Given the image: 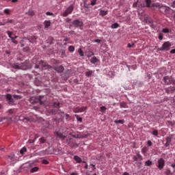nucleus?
<instances>
[{
  "label": "nucleus",
  "mask_w": 175,
  "mask_h": 175,
  "mask_svg": "<svg viewBox=\"0 0 175 175\" xmlns=\"http://www.w3.org/2000/svg\"><path fill=\"white\" fill-rule=\"evenodd\" d=\"M155 8H159V11L163 14H169L170 13V8L167 6L161 5L159 3H152V9H155Z\"/></svg>",
  "instance_id": "nucleus-1"
},
{
  "label": "nucleus",
  "mask_w": 175,
  "mask_h": 175,
  "mask_svg": "<svg viewBox=\"0 0 175 175\" xmlns=\"http://www.w3.org/2000/svg\"><path fill=\"white\" fill-rule=\"evenodd\" d=\"M14 69H23V70H27L29 68H31V64H29V61L27 60L24 63H21V64H14L13 66Z\"/></svg>",
  "instance_id": "nucleus-2"
},
{
  "label": "nucleus",
  "mask_w": 175,
  "mask_h": 175,
  "mask_svg": "<svg viewBox=\"0 0 175 175\" xmlns=\"http://www.w3.org/2000/svg\"><path fill=\"white\" fill-rule=\"evenodd\" d=\"M170 47H172V44L170 43V42L167 41L163 44L161 47L158 48V51H169V50H170Z\"/></svg>",
  "instance_id": "nucleus-3"
},
{
  "label": "nucleus",
  "mask_w": 175,
  "mask_h": 175,
  "mask_svg": "<svg viewBox=\"0 0 175 175\" xmlns=\"http://www.w3.org/2000/svg\"><path fill=\"white\" fill-rule=\"evenodd\" d=\"M42 66V68H46V69H51L53 68L51 66L47 64V63L44 62V61L41 60L38 64H36L34 66L36 69H39Z\"/></svg>",
  "instance_id": "nucleus-4"
},
{
  "label": "nucleus",
  "mask_w": 175,
  "mask_h": 175,
  "mask_svg": "<svg viewBox=\"0 0 175 175\" xmlns=\"http://www.w3.org/2000/svg\"><path fill=\"white\" fill-rule=\"evenodd\" d=\"M73 5L68 6V8L63 13V17H68V16H69V14H70L72 12H73Z\"/></svg>",
  "instance_id": "nucleus-5"
},
{
  "label": "nucleus",
  "mask_w": 175,
  "mask_h": 175,
  "mask_svg": "<svg viewBox=\"0 0 175 175\" xmlns=\"http://www.w3.org/2000/svg\"><path fill=\"white\" fill-rule=\"evenodd\" d=\"M157 166L158 169H159V170H162V169L165 167V159H163V158H161L160 159H159L157 161Z\"/></svg>",
  "instance_id": "nucleus-6"
},
{
  "label": "nucleus",
  "mask_w": 175,
  "mask_h": 175,
  "mask_svg": "<svg viewBox=\"0 0 175 175\" xmlns=\"http://www.w3.org/2000/svg\"><path fill=\"white\" fill-rule=\"evenodd\" d=\"M36 36H31L29 38H24L23 42H26V43H36Z\"/></svg>",
  "instance_id": "nucleus-7"
},
{
  "label": "nucleus",
  "mask_w": 175,
  "mask_h": 175,
  "mask_svg": "<svg viewBox=\"0 0 175 175\" xmlns=\"http://www.w3.org/2000/svg\"><path fill=\"white\" fill-rule=\"evenodd\" d=\"M172 77L165 76L163 77V81L165 84H167V85H170V84H172Z\"/></svg>",
  "instance_id": "nucleus-8"
},
{
  "label": "nucleus",
  "mask_w": 175,
  "mask_h": 175,
  "mask_svg": "<svg viewBox=\"0 0 175 175\" xmlns=\"http://www.w3.org/2000/svg\"><path fill=\"white\" fill-rule=\"evenodd\" d=\"M72 25H75V27H78L79 28H81L83 27V21H80L79 19L75 20L72 22Z\"/></svg>",
  "instance_id": "nucleus-9"
},
{
  "label": "nucleus",
  "mask_w": 175,
  "mask_h": 175,
  "mask_svg": "<svg viewBox=\"0 0 175 175\" xmlns=\"http://www.w3.org/2000/svg\"><path fill=\"white\" fill-rule=\"evenodd\" d=\"M53 69L55 70V72H57V73H62V72L65 70V68L61 65L53 67Z\"/></svg>",
  "instance_id": "nucleus-10"
},
{
  "label": "nucleus",
  "mask_w": 175,
  "mask_h": 175,
  "mask_svg": "<svg viewBox=\"0 0 175 175\" xmlns=\"http://www.w3.org/2000/svg\"><path fill=\"white\" fill-rule=\"evenodd\" d=\"M133 159L134 162H136L137 161H143V156L139 153H137V156H133Z\"/></svg>",
  "instance_id": "nucleus-11"
},
{
  "label": "nucleus",
  "mask_w": 175,
  "mask_h": 175,
  "mask_svg": "<svg viewBox=\"0 0 175 175\" xmlns=\"http://www.w3.org/2000/svg\"><path fill=\"white\" fill-rule=\"evenodd\" d=\"M6 99L8 101L9 105H14V100L12 98V94H8L6 95Z\"/></svg>",
  "instance_id": "nucleus-12"
},
{
  "label": "nucleus",
  "mask_w": 175,
  "mask_h": 175,
  "mask_svg": "<svg viewBox=\"0 0 175 175\" xmlns=\"http://www.w3.org/2000/svg\"><path fill=\"white\" fill-rule=\"evenodd\" d=\"M18 120L23 121V122H28L29 121H31V118H27L24 116H18Z\"/></svg>",
  "instance_id": "nucleus-13"
},
{
  "label": "nucleus",
  "mask_w": 175,
  "mask_h": 175,
  "mask_svg": "<svg viewBox=\"0 0 175 175\" xmlns=\"http://www.w3.org/2000/svg\"><path fill=\"white\" fill-rule=\"evenodd\" d=\"M55 135L57 136V137H59V139H61L62 140H65V137H66L65 135H64V134L59 132L55 133Z\"/></svg>",
  "instance_id": "nucleus-14"
},
{
  "label": "nucleus",
  "mask_w": 175,
  "mask_h": 175,
  "mask_svg": "<svg viewBox=\"0 0 175 175\" xmlns=\"http://www.w3.org/2000/svg\"><path fill=\"white\" fill-rule=\"evenodd\" d=\"M74 159H75V161H76L77 163H81L82 162H83V163H87V162L83 161V160H81V158H80L77 155H75L74 157Z\"/></svg>",
  "instance_id": "nucleus-15"
},
{
  "label": "nucleus",
  "mask_w": 175,
  "mask_h": 175,
  "mask_svg": "<svg viewBox=\"0 0 175 175\" xmlns=\"http://www.w3.org/2000/svg\"><path fill=\"white\" fill-rule=\"evenodd\" d=\"M172 144V137H167L166 138V143L165 144V147H169Z\"/></svg>",
  "instance_id": "nucleus-16"
},
{
  "label": "nucleus",
  "mask_w": 175,
  "mask_h": 175,
  "mask_svg": "<svg viewBox=\"0 0 175 175\" xmlns=\"http://www.w3.org/2000/svg\"><path fill=\"white\" fill-rule=\"evenodd\" d=\"M51 25V21H44V27L45 29H47L49 27H50Z\"/></svg>",
  "instance_id": "nucleus-17"
},
{
  "label": "nucleus",
  "mask_w": 175,
  "mask_h": 175,
  "mask_svg": "<svg viewBox=\"0 0 175 175\" xmlns=\"http://www.w3.org/2000/svg\"><path fill=\"white\" fill-rule=\"evenodd\" d=\"M69 73H70V71L68 70L64 75H62V77L64 78V80H68V78L70 77Z\"/></svg>",
  "instance_id": "nucleus-18"
},
{
  "label": "nucleus",
  "mask_w": 175,
  "mask_h": 175,
  "mask_svg": "<svg viewBox=\"0 0 175 175\" xmlns=\"http://www.w3.org/2000/svg\"><path fill=\"white\" fill-rule=\"evenodd\" d=\"M69 142H68V143L70 147H75V146H76V147H79V144H75V142H73L72 139H70Z\"/></svg>",
  "instance_id": "nucleus-19"
},
{
  "label": "nucleus",
  "mask_w": 175,
  "mask_h": 175,
  "mask_svg": "<svg viewBox=\"0 0 175 175\" xmlns=\"http://www.w3.org/2000/svg\"><path fill=\"white\" fill-rule=\"evenodd\" d=\"M64 114V112H62L59 110H57V109H52L51 110V114H53V115H55V114Z\"/></svg>",
  "instance_id": "nucleus-20"
},
{
  "label": "nucleus",
  "mask_w": 175,
  "mask_h": 175,
  "mask_svg": "<svg viewBox=\"0 0 175 175\" xmlns=\"http://www.w3.org/2000/svg\"><path fill=\"white\" fill-rule=\"evenodd\" d=\"M151 0H146V8H151L152 9V5H151Z\"/></svg>",
  "instance_id": "nucleus-21"
},
{
  "label": "nucleus",
  "mask_w": 175,
  "mask_h": 175,
  "mask_svg": "<svg viewBox=\"0 0 175 175\" xmlns=\"http://www.w3.org/2000/svg\"><path fill=\"white\" fill-rule=\"evenodd\" d=\"M91 64H96L98 62V58L96 57H93L90 60Z\"/></svg>",
  "instance_id": "nucleus-22"
},
{
  "label": "nucleus",
  "mask_w": 175,
  "mask_h": 175,
  "mask_svg": "<svg viewBox=\"0 0 175 175\" xmlns=\"http://www.w3.org/2000/svg\"><path fill=\"white\" fill-rule=\"evenodd\" d=\"M90 5L91 4L87 3V0L83 1V7L85 8L86 9H88V8H90Z\"/></svg>",
  "instance_id": "nucleus-23"
},
{
  "label": "nucleus",
  "mask_w": 175,
  "mask_h": 175,
  "mask_svg": "<svg viewBox=\"0 0 175 175\" xmlns=\"http://www.w3.org/2000/svg\"><path fill=\"white\" fill-rule=\"evenodd\" d=\"M92 73H94V71H92V70L87 71V72H85V76H86L87 77H90L92 76Z\"/></svg>",
  "instance_id": "nucleus-24"
},
{
  "label": "nucleus",
  "mask_w": 175,
  "mask_h": 175,
  "mask_svg": "<svg viewBox=\"0 0 175 175\" xmlns=\"http://www.w3.org/2000/svg\"><path fill=\"white\" fill-rule=\"evenodd\" d=\"M118 27H120V25H118V23H117L111 25L112 29H116L118 28Z\"/></svg>",
  "instance_id": "nucleus-25"
},
{
  "label": "nucleus",
  "mask_w": 175,
  "mask_h": 175,
  "mask_svg": "<svg viewBox=\"0 0 175 175\" xmlns=\"http://www.w3.org/2000/svg\"><path fill=\"white\" fill-rule=\"evenodd\" d=\"M106 110H107V108L105 106L100 107V111H101V113H106Z\"/></svg>",
  "instance_id": "nucleus-26"
},
{
  "label": "nucleus",
  "mask_w": 175,
  "mask_h": 175,
  "mask_svg": "<svg viewBox=\"0 0 175 175\" xmlns=\"http://www.w3.org/2000/svg\"><path fill=\"white\" fill-rule=\"evenodd\" d=\"M39 142L40 144H44V143H46V139L44 137H42L39 139Z\"/></svg>",
  "instance_id": "nucleus-27"
},
{
  "label": "nucleus",
  "mask_w": 175,
  "mask_h": 175,
  "mask_svg": "<svg viewBox=\"0 0 175 175\" xmlns=\"http://www.w3.org/2000/svg\"><path fill=\"white\" fill-rule=\"evenodd\" d=\"M39 170V167H34L31 169V173H35L36 172H38Z\"/></svg>",
  "instance_id": "nucleus-28"
},
{
  "label": "nucleus",
  "mask_w": 175,
  "mask_h": 175,
  "mask_svg": "<svg viewBox=\"0 0 175 175\" xmlns=\"http://www.w3.org/2000/svg\"><path fill=\"white\" fill-rule=\"evenodd\" d=\"M152 165V161L148 160L145 162V166H151Z\"/></svg>",
  "instance_id": "nucleus-29"
},
{
  "label": "nucleus",
  "mask_w": 175,
  "mask_h": 175,
  "mask_svg": "<svg viewBox=\"0 0 175 175\" xmlns=\"http://www.w3.org/2000/svg\"><path fill=\"white\" fill-rule=\"evenodd\" d=\"M107 15V11H105V10H101L100 12V16H106Z\"/></svg>",
  "instance_id": "nucleus-30"
},
{
  "label": "nucleus",
  "mask_w": 175,
  "mask_h": 175,
  "mask_svg": "<svg viewBox=\"0 0 175 175\" xmlns=\"http://www.w3.org/2000/svg\"><path fill=\"white\" fill-rule=\"evenodd\" d=\"M78 53L81 57H84V52H83V50H81V49H78Z\"/></svg>",
  "instance_id": "nucleus-31"
},
{
  "label": "nucleus",
  "mask_w": 175,
  "mask_h": 175,
  "mask_svg": "<svg viewBox=\"0 0 175 175\" xmlns=\"http://www.w3.org/2000/svg\"><path fill=\"white\" fill-rule=\"evenodd\" d=\"M115 124H124L125 121L124 120H115Z\"/></svg>",
  "instance_id": "nucleus-32"
},
{
  "label": "nucleus",
  "mask_w": 175,
  "mask_h": 175,
  "mask_svg": "<svg viewBox=\"0 0 175 175\" xmlns=\"http://www.w3.org/2000/svg\"><path fill=\"white\" fill-rule=\"evenodd\" d=\"M75 118H77V121L79 122H83V118H80L79 115H75Z\"/></svg>",
  "instance_id": "nucleus-33"
},
{
  "label": "nucleus",
  "mask_w": 175,
  "mask_h": 175,
  "mask_svg": "<svg viewBox=\"0 0 175 175\" xmlns=\"http://www.w3.org/2000/svg\"><path fill=\"white\" fill-rule=\"evenodd\" d=\"M80 113H83L87 110V107H79Z\"/></svg>",
  "instance_id": "nucleus-34"
},
{
  "label": "nucleus",
  "mask_w": 175,
  "mask_h": 175,
  "mask_svg": "<svg viewBox=\"0 0 175 175\" xmlns=\"http://www.w3.org/2000/svg\"><path fill=\"white\" fill-rule=\"evenodd\" d=\"M44 96H40L38 98V102L40 105H43V101H42V99H43Z\"/></svg>",
  "instance_id": "nucleus-35"
},
{
  "label": "nucleus",
  "mask_w": 175,
  "mask_h": 175,
  "mask_svg": "<svg viewBox=\"0 0 175 175\" xmlns=\"http://www.w3.org/2000/svg\"><path fill=\"white\" fill-rule=\"evenodd\" d=\"M74 113H80V107H77L73 109Z\"/></svg>",
  "instance_id": "nucleus-36"
},
{
  "label": "nucleus",
  "mask_w": 175,
  "mask_h": 175,
  "mask_svg": "<svg viewBox=\"0 0 175 175\" xmlns=\"http://www.w3.org/2000/svg\"><path fill=\"white\" fill-rule=\"evenodd\" d=\"M96 1L98 0H90V5L92 6H95V5H96Z\"/></svg>",
  "instance_id": "nucleus-37"
},
{
  "label": "nucleus",
  "mask_w": 175,
  "mask_h": 175,
  "mask_svg": "<svg viewBox=\"0 0 175 175\" xmlns=\"http://www.w3.org/2000/svg\"><path fill=\"white\" fill-rule=\"evenodd\" d=\"M24 152H27V148H23L21 150H20V153L23 155L24 154Z\"/></svg>",
  "instance_id": "nucleus-38"
},
{
  "label": "nucleus",
  "mask_w": 175,
  "mask_h": 175,
  "mask_svg": "<svg viewBox=\"0 0 175 175\" xmlns=\"http://www.w3.org/2000/svg\"><path fill=\"white\" fill-rule=\"evenodd\" d=\"M162 32L163 33H169L170 32V31L169 30V29L165 28V29H163Z\"/></svg>",
  "instance_id": "nucleus-39"
},
{
  "label": "nucleus",
  "mask_w": 175,
  "mask_h": 175,
  "mask_svg": "<svg viewBox=\"0 0 175 175\" xmlns=\"http://www.w3.org/2000/svg\"><path fill=\"white\" fill-rule=\"evenodd\" d=\"M7 34L8 35V38H10L11 39H12V38H13V36H12L13 35V32L10 31H8Z\"/></svg>",
  "instance_id": "nucleus-40"
},
{
  "label": "nucleus",
  "mask_w": 175,
  "mask_h": 175,
  "mask_svg": "<svg viewBox=\"0 0 175 175\" xmlns=\"http://www.w3.org/2000/svg\"><path fill=\"white\" fill-rule=\"evenodd\" d=\"M68 50H69V51H70V53H73V51H75V46H70L68 47Z\"/></svg>",
  "instance_id": "nucleus-41"
},
{
  "label": "nucleus",
  "mask_w": 175,
  "mask_h": 175,
  "mask_svg": "<svg viewBox=\"0 0 175 175\" xmlns=\"http://www.w3.org/2000/svg\"><path fill=\"white\" fill-rule=\"evenodd\" d=\"M8 158H9V159H10V161L12 162H14V154H12L10 156H8Z\"/></svg>",
  "instance_id": "nucleus-42"
},
{
  "label": "nucleus",
  "mask_w": 175,
  "mask_h": 175,
  "mask_svg": "<svg viewBox=\"0 0 175 175\" xmlns=\"http://www.w3.org/2000/svg\"><path fill=\"white\" fill-rule=\"evenodd\" d=\"M159 132L158 130H154L152 132V135H153V136H158Z\"/></svg>",
  "instance_id": "nucleus-43"
},
{
  "label": "nucleus",
  "mask_w": 175,
  "mask_h": 175,
  "mask_svg": "<svg viewBox=\"0 0 175 175\" xmlns=\"http://www.w3.org/2000/svg\"><path fill=\"white\" fill-rule=\"evenodd\" d=\"M27 14L29 15V16H35V12H33V11H32V10H30V11H29L28 12H27Z\"/></svg>",
  "instance_id": "nucleus-44"
},
{
  "label": "nucleus",
  "mask_w": 175,
  "mask_h": 175,
  "mask_svg": "<svg viewBox=\"0 0 175 175\" xmlns=\"http://www.w3.org/2000/svg\"><path fill=\"white\" fill-rule=\"evenodd\" d=\"M147 151H148L147 147H144V148L142 149V154H146V152H147Z\"/></svg>",
  "instance_id": "nucleus-45"
},
{
  "label": "nucleus",
  "mask_w": 175,
  "mask_h": 175,
  "mask_svg": "<svg viewBox=\"0 0 175 175\" xmlns=\"http://www.w3.org/2000/svg\"><path fill=\"white\" fill-rule=\"evenodd\" d=\"M4 13H5V14H8V15L10 14V9H5L4 10Z\"/></svg>",
  "instance_id": "nucleus-46"
},
{
  "label": "nucleus",
  "mask_w": 175,
  "mask_h": 175,
  "mask_svg": "<svg viewBox=\"0 0 175 175\" xmlns=\"http://www.w3.org/2000/svg\"><path fill=\"white\" fill-rule=\"evenodd\" d=\"M11 41L12 42V43H14V44H18V42L17 40H16L14 38H13V37L11 38Z\"/></svg>",
  "instance_id": "nucleus-47"
},
{
  "label": "nucleus",
  "mask_w": 175,
  "mask_h": 175,
  "mask_svg": "<svg viewBox=\"0 0 175 175\" xmlns=\"http://www.w3.org/2000/svg\"><path fill=\"white\" fill-rule=\"evenodd\" d=\"M159 40H162L163 39V34L162 33H159Z\"/></svg>",
  "instance_id": "nucleus-48"
},
{
  "label": "nucleus",
  "mask_w": 175,
  "mask_h": 175,
  "mask_svg": "<svg viewBox=\"0 0 175 175\" xmlns=\"http://www.w3.org/2000/svg\"><path fill=\"white\" fill-rule=\"evenodd\" d=\"M59 103H57V102H55V103H53V106L55 107H59Z\"/></svg>",
  "instance_id": "nucleus-49"
},
{
  "label": "nucleus",
  "mask_w": 175,
  "mask_h": 175,
  "mask_svg": "<svg viewBox=\"0 0 175 175\" xmlns=\"http://www.w3.org/2000/svg\"><path fill=\"white\" fill-rule=\"evenodd\" d=\"M6 24L9 23L10 24H13L14 21L12 19H8L7 21H5Z\"/></svg>",
  "instance_id": "nucleus-50"
},
{
  "label": "nucleus",
  "mask_w": 175,
  "mask_h": 175,
  "mask_svg": "<svg viewBox=\"0 0 175 175\" xmlns=\"http://www.w3.org/2000/svg\"><path fill=\"white\" fill-rule=\"evenodd\" d=\"M13 96H14V99H21V96L14 95Z\"/></svg>",
  "instance_id": "nucleus-51"
},
{
  "label": "nucleus",
  "mask_w": 175,
  "mask_h": 175,
  "mask_svg": "<svg viewBox=\"0 0 175 175\" xmlns=\"http://www.w3.org/2000/svg\"><path fill=\"white\" fill-rule=\"evenodd\" d=\"M42 163H44V165H49V161L44 159L42 160Z\"/></svg>",
  "instance_id": "nucleus-52"
},
{
  "label": "nucleus",
  "mask_w": 175,
  "mask_h": 175,
  "mask_svg": "<svg viewBox=\"0 0 175 175\" xmlns=\"http://www.w3.org/2000/svg\"><path fill=\"white\" fill-rule=\"evenodd\" d=\"M170 91H171V92H174V91H175V87H170L169 88Z\"/></svg>",
  "instance_id": "nucleus-53"
},
{
  "label": "nucleus",
  "mask_w": 175,
  "mask_h": 175,
  "mask_svg": "<svg viewBox=\"0 0 175 175\" xmlns=\"http://www.w3.org/2000/svg\"><path fill=\"white\" fill-rule=\"evenodd\" d=\"M46 16H54L53 12H46Z\"/></svg>",
  "instance_id": "nucleus-54"
},
{
  "label": "nucleus",
  "mask_w": 175,
  "mask_h": 175,
  "mask_svg": "<svg viewBox=\"0 0 175 175\" xmlns=\"http://www.w3.org/2000/svg\"><path fill=\"white\" fill-rule=\"evenodd\" d=\"M148 147H151V146H152V142L150 140L148 141Z\"/></svg>",
  "instance_id": "nucleus-55"
},
{
  "label": "nucleus",
  "mask_w": 175,
  "mask_h": 175,
  "mask_svg": "<svg viewBox=\"0 0 175 175\" xmlns=\"http://www.w3.org/2000/svg\"><path fill=\"white\" fill-rule=\"evenodd\" d=\"M133 46H135V44H131V43H129L128 45H127V47L131 49V47H133Z\"/></svg>",
  "instance_id": "nucleus-56"
},
{
  "label": "nucleus",
  "mask_w": 175,
  "mask_h": 175,
  "mask_svg": "<svg viewBox=\"0 0 175 175\" xmlns=\"http://www.w3.org/2000/svg\"><path fill=\"white\" fill-rule=\"evenodd\" d=\"M94 42L96 43H100V42H102V40L96 39V40H94Z\"/></svg>",
  "instance_id": "nucleus-57"
},
{
  "label": "nucleus",
  "mask_w": 175,
  "mask_h": 175,
  "mask_svg": "<svg viewBox=\"0 0 175 175\" xmlns=\"http://www.w3.org/2000/svg\"><path fill=\"white\" fill-rule=\"evenodd\" d=\"M170 54H175V49L170 51Z\"/></svg>",
  "instance_id": "nucleus-58"
},
{
  "label": "nucleus",
  "mask_w": 175,
  "mask_h": 175,
  "mask_svg": "<svg viewBox=\"0 0 175 175\" xmlns=\"http://www.w3.org/2000/svg\"><path fill=\"white\" fill-rule=\"evenodd\" d=\"M53 64H55V65H57V64H59V61L54 60Z\"/></svg>",
  "instance_id": "nucleus-59"
},
{
  "label": "nucleus",
  "mask_w": 175,
  "mask_h": 175,
  "mask_svg": "<svg viewBox=\"0 0 175 175\" xmlns=\"http://www.w3.org/2000/svg\"><path fill=\"white\" fill-rule=\"evenodd\" d=\"M172 84H173V85H175V79H174V78H172Z\"/></svg>",
  "instance_id": "nucleus-60"
},
{
  "label": "nucleus",
  "mask_w": 175,
  "mask_h": 175,
  "mask_svg": "<svg viewBox=\"0 0 175 175\" xmlns=\"http://www.w3.org/2000/svg\"><path fill=\"white\" fill-rule=\"evenodd\" d=\"M165 92L167 94H170V89H165Z\"/></svg>",
  "instance_id": "nucleus-61"
},
{
  "label": "nucleus",
  "mask_w": 175,
  "mask_h": 175,
  "mask_svg": "<svg viewBox=\"0 0 175 175\" xmlns=\"http://www.w3.org/2000/svg\"><path fill=\"white\" fill-rule=\"evenodd\" d=\"M65 116H66V120H68V118H69V117H70L69 114H68V113L65 114Z\"/></svg>",
  "instance_id": "nucleus-62"
},
{
  "label": "nucleus",
  "mask_w": 175,
  "mask_h": 175,
  "mask_svg": "<svg viewBox=\"0 0 175 175\" xmlns=\"http://www.w3.org/2000/svg\"><path fill=\"white\" fill-rule=\"evenodd\" d=\"M123 175H129V173H128V172H124V173H123Z\"/></svg>",
  "instance_id": "nucleus-63"
},
{
  "label": "nucleus",
  "mask_w": 175,
  "mask_h": 175,
  "mask_svg": "<svg viewBox=\"0 0 175 175\" xmlns=\"http://www.w3.org/2000/svg\"><path fill=\"white\" fill-rule=\"evenodd\" d=\"M70 175H77V174H76V173H75V172H72V173L70 174Z\"/></svg>",
  "instance_id": "nucleus-64"
}]
</instances>
